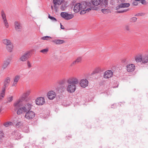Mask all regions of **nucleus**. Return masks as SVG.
Masks as SVG:
<instances>
[{
    "label": "nucleus",
    "mask_w": 148,
    "mask_h": 148,
    "mask_svg": "<svg viewBox=\"0 0 148 148\" xmlns=\"http://www.w3.org/2000/svg\"><path fill=\"white\" fill-rule=\"evenodd\" d=\"M92 7L90 3L84 2L81 3H77L74 6V11L75 13L80 12V14L83 15L90 11Z\"/></svg>",
    "instance_id": "nucleus-1"
},
{
    "label": "nucleus",
    "mask_w": 148,
    "mask_h": 148,
    "mask_svg": "<svg viewBox=\"0 0 148 148\" xmlns=\"http://www.w3.org/2000/svg\"><path fill=\"white\" fill-rule=\"evenodd\" d=\"M68 84L66 86V91L68 92H74L76 90V84L79 83V80L75 77H71L67 80Z\"/></svg>",
    "instance_id": "nucleus-2"
},
{
    "label": "nucleus",
    "mask_w": 148,
    "mask_h": 148,
    "mask_svg": "<svg viewBox=\"0 0 148 148\" xmlns=\"http://www.w3.org/2000/svg\"><path fill=\"white\" fill-rule=\"evenodd\" d=\"M14 106L15 109L17 110V113L18 115L20 114L26 112V109L23 106L21 99L18 100L14 104Z\"/></svg>",
    "instance_id": "nucleus-3"
},
{
    "label": "nucleus",
    "mask_w": 148,
    "mask_h": 148,
    "mask_svg": "<svg viewBox=\"0 0 148 148\" xmlns=\"http://www.w3.org/2000/svg\"><path fill=\"white\" fill-rule=\"evenodd\" d=\"M21 132L18 130H14L12 132L10 137L15 140L20 139L23 137Z\"/></svg>",
    "instance_id": "nucleus-4"
},
{
    "label": "nucleus",
    "mask_w": 148,
    "mask_h": 148,
    "mask_svg": "<svg viewBox=\"0 0 148 148\" xmlns=\"http://www.w3.org/2000/svg\"><path fill=\"white\" fill-rule=\"evenodd\" d=\"M1 14L4 26L6 28H8L9 27V23L7 19L6 15L3 10L1 11Z\"/></svg>",
    "instance_id": "nucleus-5"
},
{
    "label": "nucleus",
    "mask_w": 148,
    "mask_h": 148,
    "mask_svg": "<svg viewBox=\"0 0 148 148\" xmlns=\"http://www.w3.org/2000/svg\"><path fill=\"white\" fill-rule=\"evenodd\" d=\"M79 83V86L84 88L88 86L89 84V81L86 79H81Z\"/></svg>",
    "instance_id": "nucleus-6"
},
{
    "label": "nucleus",
    "mask_w": 148,
    "mask_h": 148,
    "mask_svg": "<svg viewBox=\"0 0 148 148\" xmlns=\"http://www.w3.org/2000/svg\"><path fill=\"white\" fill-rule=\"evenodd\" d=\"M60 15L62 18L66 20H69L71 19L74 16L73 14H69L65 12H61Z\"/></svg>",
    "instance_id": "nucleus-7"
},
{
    "label": "nucleus",
    "mask_w": 148,
    "mask_h": 148,
    "mask_svg": "<svg viewBox=\"0 0 148 148\" xmlns=\"http://www.w3.org/2000/svg\"><path fill=\"white\" fill-rule=\"evenodd\" d=\"M26 112L25 117L26 119L29 120L32 119L34 117L35 114L34 112L30 110Z\"/></svg>",
    "instance_id": "nucleus-8"
},
{
    "label": "nucleus",
    "mask_w": 148,
    "mask_h": 148,
    "mask_svg": "<svg viewBox=\"0 0 148 148\" xmlns=\"http://www.w3.org/2000/svg\"><path fill=\"white\" fill-rule=\"evenodd\" d=\"M36 103L38 105H42L45 103V101L43 97H38L35 101Z\"/></svg>",
    "instance_id": "nucleus-9"
},
{
    "label": "nucleus",
    "mask_w": 148,
    "mask_h": 148,
    "mask_svg": "<svg viewBox=\"0 0 148 148\" xmlns=\"http://www.w3.org/2000/svg\"><path fill=\"white\" fill-rule=\"evenodd\" d=\"M9 84V77H7L5 78L4 81V86L3 88L2 91V92H4L5 90Z\"/></svg>",
    "instance_id": "nucleus-10"
},
{
    "label": "nucleus",
    "mask_w": 148,
    "mask_h": 148,
    "mask_svg": "<svg viewBox=\"0 0 148 148\" xmlns=\"http://www.w3.org/2000/svg\"><path fill=\"white\" fill-rule=\"evenodd\" d=\"M126 68L127 71L129 72H132L135 70V66L134 64H130L127 65Z\"/></svg>",
    "instance_id": "nucleus-11"
},
{
    "label": "nucleus",
    "mask_w": 148,
    "mask_h": 148,
    "mask_svg": "<svg viewBox=\"0 0 148 148\" xmlns=\"http://www.w3.org/2000/svg\"><path fill=\"white\" fill-rule=\"evenodd\" d=\"M113 75L112 72L110 70H108L106 71L103 74V77L106 79H109L112 77Z\"/></svg>",
    "instance_id": "nucleus-12"
},
{
    "label": "nucleus",
    "mask_w": 148,
    "mask_h": 148,
    "mask_svg": "<svg viewBox=\"0 0 148 148\" xmlns=\"http://www.w3.org/2000/svg\"><path fill=\"white\" fill-rule=\"evenodd\" d=\"M64 1V0H53V3L54 4V8L55 10L57 11L58 10V7L57 5H61Z\"/></svg>",
    "instance_id": "nucleus-13"
},
{
    "label": "nucleus",
    "mask_w": 148,
    "mask_h": 148,
    "mask_svg": "<svg viewBox=\"0 0 148 148\" xmlns=\"http://www.w3.org/2000/svg\"><path fill=\"white\" fill-rule=\"evenodd\" d=\"M14 27L17 32H20L22 30V26L19 22L15 21L14 23Z\"/></svg>",
    "instance_id": "nucleus-14"
},
{
    "label": "nucleus",
    "mask_w": 148,
    "mask_h": 148,
    "mask_svg": "<svg viewBox=\"0 0 148 148\" xmlns=\"http://www.w3.org/2000/svg\"><path fill=\"white\" fill-rule=\"evenodd\" d=\"M30 57L29 53H27L23 55L20 58V61L24 62L26 61Z\"/></svg>",
    "instance_id": "nucleus-15"
},
{
    "label": "nucleus",
    "mask_w": 148,
    "mask_h": 148,
    "mask_svg": "<svg viewBox=\"0 0 148 148\" xmlns=\"http://www.w3.org/2000/svg\"><path fill=\"white\" fill-rule=\"evenodd\" d=\"M130 6L129 3H123L117 6L116 8V10H118L121 8L128 7Z\"/></svg>",
    "instance_id": "nucleus-16"
},
{
    "label": "nucleus",
    "mask_w": 148,
    "mask_h": 148,
    "mask_svg": "<svg viewBox=\"0 0 148 148\" xmlns=\"http://www.w3.org/2000/svg\"><path fill=\"white\" fill-rule=\"evenodd\" d=\"M56 90V91L59 92H65L66 91V88L64 86H61L58 87Z\"/></svg>",
    "instance_id": "nucleus-17"
},
{
    "label": "nucleus",
    "mask_w": 148,
    "mask_h": 148,
    "mask_svg": "<svg viewBox=\"0 0 148 148\" xmlns=\"http://www.w3.org/2000/svg\"><path fill=\"white\" fill-rule=\"evenodd\" d=\"M141 62L146 63L148 62V56L146 54L142 55Z\"/></svg>",
    "instance_id": "nucleus-18"
},
{
    "label": "nucleus",
    "mask_w": 148,
    "mask_h": 148,
    "mask_svg": "<svg viewBox=\"0 0 148 148\" xmlns=\"http://www.w3.org/2000/svg\"><path fill=\"white\" fill-rule=\"evenodd\" d=\"M91 3L92 5L91 4V5L92 6V7L91 8V9L92 8H93L94 6H96L99 5L101 3V0H92L91 1Z\"/></svg>",
    "instance_id": "nucleus-19"
},
{
    "label": "nucleus",
    "mask_w": 148,
    "mask_h": 148,
    "mask_svg": "<svg viewBox=\"0 0 148 148\" xmlns=\"http://www.w3.org/2000/svg\"><path fill=\"white\" fill-rule=\"evenodd\" d=\"M9 63V60L8 59L5 60L2 65V68L3 69H5Z\"/></svg>",
    "instance_id": "nucleus-20"
},
{
    "label": "nucleus",
    "mask_w": 148,
    "mask_h": 148,
    "mask_svg": "<svg viewBox=\"0 0 148 148\" xmlns=\"http://www.w3.org/2000/svg\"><path fill=\"white\" fill-rule=\"evenodd\" d=\"M142 55L139 53L136 55L135 57V60L137 62H141Z\"/></svg>",
    "instance_id": "nucleus-21"
},
{
    "label": "nucleus",
    "mask_w": 148,
    "mask_h": 148,
    "mask_svg": "<svg viewBox=\"0 0 148 148\" xmlns=\"http://www.w3.org/2000/svg\"><path fill=\"white\" fill-rule=\"evenodd\" d=\"M2 43L6 46V48L8 50L9 49V40L7 39H4L2 40Z\"/></svg>",
    "instance_id": "nucleus-22"
},
{
    "label": "nucleus",
    "mask_w": 148,
    "mask_h": 148,
    "mask_svg": "<svg viewBox=\"0 0 148 148\" xmlns=\"http://www.w3.org/2000/svg\"><path fill=\"white\" fill-rule=\"evenodd\" d=\"M47 96L48 99L50 100H53L56 96L55 93H47Z\"/></svg>",
    "instance_id": "nucleus-23"
},
{
    "label": "nucleus",
    "mask_w": 148,
    "mask_h": 148,
    "mask_svg": "<svg viewBox=\"0 0 148 148\" xmlns=\"http://www.w3.org/2000/svg\"><path fill=\"white\" fill-rule=\"evenodd\" d=\"M52 41V42L57 45L61 44L64 42V40L59 39L54 40Z\"/></svg>",
    "instance_id": "nucleus-24"
},
{
    "label": "nucleus",
    "mask_w": 148,
    "mask_h": 148,
    "mask_svg": "<svg viewBox=\"0 0 148 148\" xmlns=\"http://www.w3.org/2000/svg\"><path fill=\"white\" fill-rule=\"evenodd\" d=\"M32 106L31 104L28 103L26 105H25V106H24L25 108L26 109V112L28 111H30V109L31 108Z\"/></svg>",
    "instance_id": "nucleus-25"
},
{
    "label": "nucleus",
    "mask_w": 148,
    "mask_h": 148,
    "mask_svg": "<svg viewBox=\"0 0 148 148\" xmlns=\"http://www.w3.org/2000/svg\"><path fill=\"white\" fill-rule=\"evenodd\" d=\"M82 58L81 57H78L75 61L73 62L72 64H77L80 62Z\"/></svg>",
    "instance_id": "nucleus-26"
},
{
    "label": "nucleus",
    "mask_w": 148,
    "mask_h": 148,
    "mask_svg": "<svg viewBox=\"0 0 148 148\" xmlns=\"http://www.w3.org/2000/svg\"><path fill=\"white\" fill-rule=\"evenodd\" d=\"M23 124L22 121L18 122L16 124V128L21 127L23 126Z\"/></svg>",
    "instance_id": "nucleus-27"
},
{
    "label": "nucleus",
    "mask_w": 148,
    "mask_h": 148,
    "mask_svg": "<svg viewBox=\"0 0 148 148\" xmlns=\"http://www.w3.org/2000/svg\"><path fill=\"white\" fill-rule=\"evenodd\" d=\"M23 131L25 133H28L29 132V127L28 125L24 126L23 128Z\"/></svg>",
    "instance_id": "nucleus-28"
},
{
    "label": "nucleus",
    "mask_w": 148,
    "mask_h": 148,
    "mask_svg": "<svg viewBox=\"0 0 148 148\" xmlns=\"http://www.w3.org/2000/svg\"><path fill=\"white\" fill-rule=\"evenodd\" d=\"M20 78V75H16L14 77V81L17 83Z\"/></svg>",
    "instance_id": "nucleus-29"
},
{
    "label": "nucleus",
    "mask_w": 148,
    "mask_h": 148,
    "mask_svg": "<svg viewBox=\"0 0 148 148\" xmlns=\"http://www.w3.org/2000/svg\"><path fill=\"white\" fill-rule=\"evenodd\" d=\"M48 51V48H46V49L40 50V52L44 54H46Z\"/></svg>",
    "instance_id": "nucleus-30"
},
{
    "label": "nucleus",
    "mask_w": 148,
    "mask_h": 148,
    "mask_svg": "<svg viewBox=\"0 0 148 148\" xmlns=\"http://www.w3.org/2000/svg\"><path fill=\"white\" fill-rule=\"evenodd\" d=\"M51 37L49 36H45L42 37L41 38V39L42 40H49L50 39H51Z\"/></svg>",
    "instance_id": "nucleus-31"
},
{
    "label": "nucleus",
    "mask_w": 148,
    "mask_h": 148,
    "mask_svg": "<svg viewBox=\"0 0 148 148\" xmlns=\"http://www.w3.org/2000/svg\"><path fill=\"white\" fill-rule=\"evenodd\" d=\"M108 0H102L101 1L102 4L104 6H106L108 4Z\"/></svg>",
    "instance_id": "nucleus-32"
},
{
    "label": "nucleus",
    "mask_w": 148,
    "mask_h": 148,
    "mask_svg": "<svg viewBox=\"0 0 148 148\" xmlns=\"http://www.w3.org/2000/svg\"><path fill=\"white\" fill-rule=\"evenodd\" d=\"M11 86L12 87H16L17 86V83L13 81L12 82H11Z\"/></svg>",
    "instance_id": "nucleus-33"
},
{
    "label": "nucleus",
    "mask_w": 148,
    "mask_h": 148,
    "mask_svg": "<svg viewBox=\"0 0 148 148\" xmlns=\"http://www.w3.org/2000/svg\"><path fill=\"white\" fill-rule=\"evenodd\" d=\"M101 12L104 14L107 13L109 11V10L105 9H102Z\"/></svg>",
    "instance_id": "nucleus-34"
},
{
    "label": "nucleus",
    "mask_w": 148,
    "mask_h": 148,
    "mask_svg": "<svg viewBox=\"0 0 148 148\" xmlns=\"http://www.w3.org/2000/svg\"><path fill=\"white\" fill-rule=\"evenodd\" d=\"M49 18L50 19L53 20V21H57V20L54 17H53L51 16H50L49 15Z\"/></svg>",
    "instance_id": "nucleus-35"
},
{
    "label": "nucleus",
    "mask_w": 148,
    "mask_h": 148,
    "mask_svg": "<svg viewBox=\"0 0 148 148\" xmlns=\"http://www.w3.org/2000/svg\"><path fill=\"white\" fill-rule=\"evenodd\" d=\"M65 82V80L64 79H62L60 80L59 81V83L60 84H64Z\"/></svg>",
    "instance_id": "nucleus-36"
},
{
    "label": "nucleus",
    "mask_w": 148,
    "mask_h": 148,
    "mask_svg": "<svg viewBox=\"0 0 148 148\" xmlns=\"http://www.w3.org/2000/svg\"><path fill=\"white\" fill-rule=\"evenodd\" d=\"M5 95V93H1L0 95V100L2 99V98L4 97Z\"/></svg>",
    "instance_id": "nucleus-37"
},
{
    "label": "nucleus",
    "mask_w": 148,
    "mask_h": 148,
    "mask_svg": "<svg viewBox=\"0 0 148 148\" xmlns=\"http://www.w3.org/2000/svg\"><path fill=\"white\" fill-rule=\"evenodd\" d=\"M13 47V45L10 43V52L12 51Z\"/></svg>",
    "instance_id": "nucleus-38"
},
{
    "label": "nucleus",
    "mask_w": 148,
    "mask_h": 148,
    "mask_svg": "<svg viewBox=\"0 0 148 148\" xmlns=\"http://www.w3.org/2000/svg\"><path fill=\"white\" fill-rule=\"evenodd\" d=\"M140 2L143 5H146L147 4V1L145 0H141Z\"/></svg>",
    "instance_id": "nucleus-39"
},
{
    "label": "nucleus",
    "mask_w": 148,
    "mask_h": 148,
    "mask_svg": "<svg viewBox=\"0 0 148 148\" xmlns=\"http://www.w3.org/2000/svg\"><path fill=\"white\" fill-rule=\"evenodd\" d=\"M3 125L6 127H8L9 125V122L8 121L4 123Z\"/></svg>",
    "instance_id": "nucleus-40"
},
{
    "label": "nucleus",
    "mask_w": 148,
    "mask_h": 148,
    "mask_svg": "<svg viewBox=\"0 0 148 148\" xmlns=\"http://www.w3.org/2000/svg\"><path fill=\"white\" fill-rule=\"evenodd\" d=\"M4 134L2 131H0V139L3 137Z\"/></svg>",
    "instance_id": "nucleus-41"
},
{
    "label": "nucleus",
    "mask_w": 148,
    "mask_h": 148,
    "mask_svg": "<svg viewBox=\"0 0 148 148\" xmlns=\"http://www.w3.org/2000/svg\"><path fill=\"white\" fill-rule=\"evenodd\" d=\"M27 64L29 68H30L32 67V65L31 64V63L29 61H27Z\"/></svg>",
    "instance_id": "nucleus-42"
},
{
    "label": "nucleus",
    "mask_w": 148,
    "mask_h": 148,
    "mask_svg": "<svg viewBox=\"0 0 148 148\" xmlns=\"http://www.w3.org/2000/svg\"><path fill=\"white\" fill-rule=\"evenodd\" d=\"M127 10H123V11H118V12L119 13H123V12H126L127 11Z\"/></svg>",
    "instance_id": "nucleus-43"
},
{
    "label": "nucleus",
    "mask_w": 148,
    "mask_h": 148,
    "mask_svg": "<svg viewBox=\"0 0 148 148\" xmlns=\"http://www.w3.org/2000/svg\"><path fill=\"white\" fill-rule=\"evenodd\" d=\"M133 5L134 6H136L138 4V2H137V1H134L133 3Z\"/></svg>",
    "instance_id": "nucleus-44"
},
{
    "label": "nucleus",
    "mask_w": 148,
    "mask_h": 148,
    "mask_svg": "<svg viewBox=\"0 0 148 148\" xmlns=\"http://www.w3.org/2000/svg\"><path fill=\"white\" fill-rule=\"evenodd\" d=\"M14 146V145L12 144L11 145H10V148L13 147Z\"/></svg>",
    "instance_id": "nucleus-45"
},
{
    "label": "nucleus",
    "mask_w": 148,
    "mask_h": 148,
    "mask_svg": "<svg viewBox=\"0 0 148 148\" xmlns=\"http://www.w3.org/2000/svg\"><path fill=\"white\" fill-rule=\"evenodd\" d=\"M12 96L10 97V102L12 101Z\"/></svg>",
    "instance_id": "nucleus-46"
},
{
    "label": "nucleus",
    "mask_w": 148,
    "mask_h": 148,
    "mask_svg": "<svg viewBox=\"0 0 148 148\" xmlns=\"http://www.w3.org/2000/svg\"><path fill=\"white\" fill-rule=\"evenodd\" d=\"M61 28L62 29H64V26H62V25H61Z\"/></svg>",
    "instance_id": "nucleus-47"
},
{
    "label": "nucleus",
    "mask_w": 148,
    "mask_h": 148,
    "mask_svg": "<svg viewBox=\"0 0 148 148\" xmlns=\"http://www.w3.org/2000/svg\"><path fill=\"white\" fill-rule=\"evenodd\" d=\"M126 29L127 30H129V27H128L127 26H126Z\"/></svg>",
    "instance_id": "nucleus-48"
},
{
    "label": "nucleus",
    "mask_w": 148,
    "mask_h": 148,
    "mask_svg": "<svg viewBox=\"0 0 148 148\" xmlns=\"http://www.w3.org/2000/svg\"><path fill=\"white\" fill-rule=\"evenodd\" d=\"M10 125H12V122L10 121Z\"/></svg>",
    "instance_id": "nucleus-49"
},
{
    "label": "nucleus",
    "mask_w": 148,
    "mask_h": 148,
    "mask_svg": "<svg viewBox=\"0 0 148 148\" xmlns=\"http://www.w3.org/2000/svg\"><path fill=\"white\" fill-rule=\"evenodd\" d=\"M114 105H115V104H113L112 105V106H111V108H113V106H114Z\"/></svg>",
    "instance_id": "nucleus-50"
},
{
    "label": "nucleus",
    "mask_w": 148,
    "mask_h": 148,
    "mask_svg": "<svg viewBox=\"0 0 148 148\" xmlns=\"http://www.w3.org/2000/svg\"><path fill=\"white\" fill-rule=\"evenodd\" d=\"M51 7L52 10H53V6L51 5Z\"/></svg>",
    "instance_id": "nucleus-51"
},
{
    "label": "nucleus",
    "mask_w": 148,
    "mask_h": 148,
    "mask_svg": "<svg viewBox=\"0 0 148 148\" xmlns=\"http://www.w3.org/2000/svg\"><path fill=\"white\" fill-rule=\"evenodd\" d=\"M133 19L135 20H136V18L135 17L133 18Z\"/></svg>",
    "instance_id": "nucleus-52"
},
{
    "label": "nucleus",
    "mask_w": 148,
    "mask_h": 148,
    "mask_svg": "<svg viewBox=\"0 0 148 148\" xmlns=\"http://www.w3.org/2000/svg\"><path fill=\"white\" fill-rule=\"evenodd\" d=\"M2 111V110L1 109V108L0 109V113L1 112V111Z\"/></svg>",
    "instance_id": "nucleus-53"
},
{
    "label": "nucleus",
    "mask_w": 148,
    "mask_h": 148,
    "mask_svg": "<svg viewBox=\"0 0 148 148\" xmlns=\"http://www.w3.org/2000/svg\"><path fill=\"white\" fill-rule=\"evenodd\" d=\"M61 9H63V7H62H62H61Z\"/></svg>",
    "instance_id": "nucleus-54"
},
{
    "label": "nucleus",
    "mask_w": 148,
    "mask_h": 148,
    "mask_svg": "<svg viewBox=\"0 0 148 148\" xmlns=\"http://www.w3.org/2000/svg\"><path fill=\"white\" fill-rule=\"evenodd\" d=\"M135 0L136 1H140V0Z\"/></svg>",
    "instance_id": "nucleus-55"
},
{
    "label": "nucleus",
    "mask_w": 148,
    "mask_h": 148,
    "mask_svg": "<svg viewBox=\"0 0 148 148\" xmlns=\"http://www.w3.org/2000/svg\"><path fill=\"white\" fill-rule=\"evenodd\" d=\"M25 148H27V147H25Z\"/></svg>",
    "instance_id": "nucleus-56"
}]
</instances>
